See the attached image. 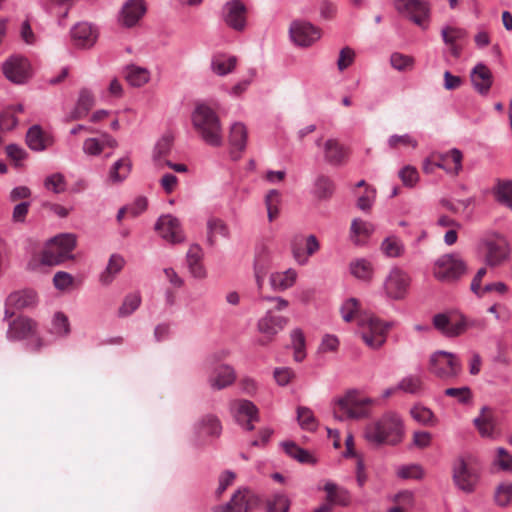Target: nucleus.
Masks as SVG:
<instances>
[{"mask_svg": "<svg viewBox=\"0 0 512 512\" xmlns=\"http://www.w3.org/2000/svg\"><path fill=\"white\" fill-rule=\"evenodd\" d=\"M404 435L401 417L392 411L384 413L376 421L369 423L364 432L366 440L375 445H397Z\"/></svg>", "mask_w": 512, "mask_h": 512, "instance_id": "obj_1", "label": "nucleus"}, {"mask_svg": "<svg viewBox=\"0 0 512 512\" xmlns=\"http://www.w3.org/2000/svg\"><path fill=\"white\" fill-rule=\"evenodd\" d=\"M194 130L203 142L212 147L223 144V129L217 112L205 103L196 104L191 114Z\"/></svg>", "mask_w": 512, "mask_h": 512, "instance_id": "obj_2", "label": "nucleus"}, {"mask_svg": "<svg viewBox=\"0 0 512 512\" xmlns=\"http://www.w3.org/2000/svg\"><path fill=\"white\" fill-rule=\"evenodd\" d=\"M374 403L369 397H362L356 390L347 392L335 401L333 406L334 418L339 421L358 420L369 415L368 407Z\"/></svg>", "mask_w": 512, "mask_h": 512, "instance_id": "obj_3", "label": "nucleus"}, {"mask_svg": "<svg viewBox=\"0 0 512 512\" xmlns=\"http://www.w3.org/2000/svg\"><path fill=\"white\" fill-rule=\"evenodd\" d=\"M76 247V236L72 233H62L50 238L41 253L40 264L55 266L73 258L72 252Z\"/></svg>", "mask_w": 512, "mask_h": 512, "instance_id": "obj_4", "label": "nucleus"}, {"mask_svg": "<svg viewBox=\"0 0 512 512\" xmlns=\"http://www.w3.org/2000/svg\"><path fill=\"white\" fill-rule=\"evenodd\" d=\"M392 326V322L368 315L359 322V335L370 349L379 350L386 343L388 332Z\"/></svg>", "mask_w": 512, "mask_h": 512, "instance_id": "obj_5", "label": "nucleus"}, {"mask_svg": "<svg viewBox=\"0 0 512 512\" xmlns=\"http://www.w3.org/2000/svg\"><path fill=\"white\" fill-rule=\"evenodd\" d=\"M9 341H27V347L31 351H37L43 346L42 340L37 334V324L28 317H17L9 323L7 330Z\"/></svg>", "mask_w": 512, "mask_h": 512, "instance_id": "obj_6", "label": "nucleus"}, {"mask_svg": "<svg viewBox=\"0 0 512 512\" xmlns=\"http://www.w3.org/2000/svg\"><path fill=\"white\" fill-rule=\"evenodd\" d=\"M428 370L437 378L448 380L459 376L462 365L456 354L437 350L430 355Z\"/></svg>", "mask_w": 512, "mask_h": 512, "instance_id": "obj_7", "label": "nucleus"}, {"mask_svg": "<svg viewBox=\"0 0 512 512\" xmlns=\"http://www.w3.org/2000/svg\"><path fill=\"white\" fill-rule=\"evenodd\" d=\"M221 355L214 353L209 355L204 362L205 368L210 370L208 383L213 390H222L232 385L236 379L234 368L228 364L216 365Z\"/></svg>", "mask_w": 512, "mask_h": 512, "instance_id": "obj_8", "label": "nucleus"}, {"mask_svg": "<svg viewBox=\"0 0 512 512\" xmlns=\"http://www.w3.org/2000/svg\"><path fill=\"white\" fill-rule=\"evenodd\" d=\"M466 272L464 260L455 253L440 256L434 263L433 275L442 282H452Z\"/></svg>", "mask_w": 512, "mask_h": 512, "instance_id": "obj_9", "label": "nucleus"}, {"mask_svg": "<svg viewBox=\"0 0 512 512\" xmlns=\"http://www.w3.org/2000/svg\"><path fill=\"white\" fill-rule=\"evenodd\" d=\"M479 478V471L469 466L463 457H459L453 462L452 480L459 490L467 494L474 492Z\"/></svg>", "mask_w": 512, "mask_h": 512, "instance_id": "obj_10", "label": "nucleus"}, {"mask_svg": "<svg viewBox=\"0 0 512 512\" xmlns=\"http://www.w3.org/2000/svg\"><path fill=\"white\" fill-rule=\"evenodd\" d=\"M410 283L411 277L406 271L393 267L384 280V293L391 300H402L408 293Z\"/></svg>", "mask_w": 512, "mask_h": 512, "instance_id": "obj_11", "label": "nucleus"}, {"mask_svg": "<svg viewBox=\"0 0 512 512\" xmlns=\"http://www.w3.org/2000/svg\"><path fill=\"white\" fill-rule=\"evenodd\" d=\"M322 36V31L306 20H294L289 27V37L294 45L307 48L316 43Z\"/></svg>", "mask_w": 512, "mask_h": 512, "instance_id": "obj_12", "label": "nucleus"}, {"mask_svg": "<svg viewBox=\"0 0 512 512\" xmlns=\"http://www.w3.org/2000/svg\"><path fill=\"white\" fill-rule=\"evenodd\" d=\"M395 9L423 29L427 28L429 6L421 0H395Z\"/></svg>", "mask_w": 512, "mask_h": 512, "instance_id": "obj_13", "label": "nucleus"}, {"mask_svg": "<svg viewBox=\"0 0 512 512\" xmlns=\"http://www.w3.org/2000/svg\"><path fill=\"white\" fill-rule=\"evenodd\" d=\"M259 496L247 488L238 489L230 501L214 509L215 512H248L251 508L258 505Z\"/></svg>", "mask_w": 512, "mask_h": 512, "instance_id": "obj_14", "label": "nucleus"}, {"mask_svg": "<svg viewBox=\"0 0 512 512\" xmlns=\"http://www.w3.org/2000/svg\"><path fill=\"white\" fill-rule=\"evenodd\" d=\"M5 77L15 84H24L31 76V67L27 58L20 55L9 57L2 64Z\"/></svg>", "mask_w": 512, "mask_h": 512, "instance_id": "obj_15", "label": "nucleus"}, {"mask_svg": "<svg viewBox=\"0 0 512 512\" xmlns=\"http://www.w3.org/2000/svg\"><path fill=\"white\" fill-rule=\"evenodd\" d=\"M159 236L168 243L178 244L185 240L179 220L172 215H162L155 224Z\"/></svg>", "mask_w": 512, "mask_h": 512, "instance_id": "obj_16", "label": "nucleus"}, {"mask_svg": "<svg viewBox=\"0 0 512 512\" xmlns=\"http://www.w3.org/2000/svg\"><path fill=\"white\" fill-rule=\"evenodd\" d=\"M231 412L236 422L244 429L250 431L254 429L253 422L258 421V408L256 405L245 399L236 400L231 403Z\"/></svg>", "mask_w": 512, "mask_h": 512, "instance_id": "obj_17", "label": "nucleus"}, {"mask_svg": "<svg viewBox=\"0 0 512 512\" xmlns=\"http://www.w3.org/2000/svg\"><path fill=\"white\" fill-rule=\"evenodd\" d=\"M246 13V6L240 0L228 1L222 8L224 22L236 31L245 29L247 24Z\"/></svg>", "mask_w": 512, "mask_h": 512, "instance_id": "obj_18", "label": "nucleus"}, {"mask_svg": "<svg viewBox=\"0 0 512 512\" xmlns=\"http://www.w3.org/2000/svg\"><path fill=\"white\" fill-rule=\"evenodd\" d=\"M193 431L194 441L200 444L209 437H219L222 432V425L216 415L206 414L194 423Z\"/></svg>", "mask_w": 512, "mask_h": 512, "instance_id": "obj_19", "label": "nucleus"}, {"mask_svg": "<svg viewBox=\"0 0 512 512\" xmlns=\"http://www.w3.org/2000/svg\"><path fill=\"white\" fill-rule=\"evenodd\" d=\"M304 239L302 237L295 238L291 243V250L295 261L299 265H306L309 262V257L315 254L320 244L315 235H309L305 238V249L302 248Z\"/></svg>", "mask_w": 512, "mask_h": 512, "instance_id": "obj_20", "label": "nucleus"}, {"mask_svg": "<svg viewBox=\"0 0 512 512\" xmlns=\"http://www.w3.org/2000/svg\"><path fill=\"white\" fill-rule=\"evenodd\" d=\"M288 323V318L275 315L268 310L257 322L258 331L269 341L274 338Z\"/></svg>", "mask_w": 512, "mask_h": 512, "instance_id": "obj_21", "label": "nucleus"}, {"mask_svg": "<svg viewBox=\"0 0 512 512\" xmlns=\"http://www.w3.org/2000/svg\"><path fill=\"white\" fill-rule=\"evenodd\" d=\"M71 38L76 47L90 48L95 44L98 32L90 23L80 22L71 29Z\"/></svg>", "mask_w": 512, "mask_h": 512, "instance_id": "obj_22", "label": "nucleus"}, {"mask_svg": "<svg viewBox=\"0 0 512 512\" xmlns=\"http://www.w3.org/2000/svg\"><path fill=\"white\" fill-rule=\"evenodd\" d=\"M458 321V313H438L433 316V326L435 329L449 338L459 336L461 325Z\"/></svg>", "mask_w": 512, "mask_h": 512, "instance_id": "obj_23", "label": "nucleus"}, {"mask_svg": "<svg viewBox=\"0 0 512 512\" xmlns=\"http://www.w3.org/2000/svg\"><path fill=\"white\" fill-rule=\"evenodd\" d=\"M37 302V295L34 291L24 290L11 293L6 299L5 319L13 316L11 308L24 309L32 307Z\"/></svg>", "mask_w": 512, "mask_h": 512, "instance_id": "obj_24", "label": "nucleus"}, {"mask_svg": "<svg viewBox=\"0 0 512 512\" xmlns=\"http://www.w3.org/2000/svg\"><path fill=\"white\" fill-rule=\"evenodd\" d=\"M146 12L143 0H128L120 13L119 21L125 27H132L138 23Z\"/></svg>", "mask_w": 512, "mask_h": 512, "instance_id": "obj_25", "label": "nucleus"}, {"mask_svg": "<svg viewBox=\"0 0 512 512\" xmlns=\"http://www.w3.org/2000/svg\"><path fill=\"white\" fill-rule=\"evenodd\" d=\"M486 250V263L490 266L500 265L509 255L508 244L503 238L488 241Z\"/></svg>", "mask_w": 512, "mask_h": 512, "instance_id": "obj_26", "label": "nucleus"}, {"mask_svg": "<svg viewBox=\"0 0 512 512\" xmlns=\"http://www.w3.org/2000/svg\"><path fill=\"white\" fill-rule=\"evenodd\" d=\"M298 278V273L293 268L285 271H275L269 276V284L274 292H284L292 288Z\"/></svg>", "mask_w": 512, "mask_h": 512, "instance_id": "obj_27", "label": "nucleus"}, {"mask_svg": "<svg viewBox=\"0 0 512 512\" xmlns=\"http://www.w3.org/2000/svg\"><path fill=\"white\" fill-rule=\"evenodd\" d=\"M323 153L328 164L339 166L347 156V149L337 139L329 138L323 144Z\"/></svg>", "mask_w": 512, "mask_h": 512, "instance_id": "obj_28", "label": "nucleus"}, {"mask_svg": "<svg viewBox=\"0 0 512 512\" xmlns=\"http://www.w3.org/2000/svg\"><path fill=\"white\" fill-rule=\"evenodd\" d=\"M471 81L476 91L487 94L492 85V74L483 63H478L471 72Z\"/></svg>", "mask_w": 512, "mask_h": 512, "instance_id": "obj_29", "label": "nucleus"}, {"mask_svg": "<svg viewBox=\"0 0 512 512\" xmlns=\"http://www.w3.org/2000/svg\"><path fill=\"white\" fill-rule=\"evenodd\" d=\"M462 157L461 151L453 148L449 152L440 155L439 161L434 162L433 165L448 173L458 174L462 169Z\"/></svg>", "mask_w": 512, "mask_h": 512, "instance_id": "obj_30", "label": "nucleus"}, {"mask_svg": "<svg viewBox=\"0 0 512 512\" xmlns=\"http://www.w3.org/2000/svg\"><path fill=\"white\" fill-rule=\"evenodd\" d=\"M323 489L326 492V499L330 506H348L350 504L351 496L347 489L340 487L331 481H327Z\"/></svg>", "mask_w": 512, "mask_h": 512, "instance_id": "obj_31", "label": "nucleus"}, {"mask_svg": "<svg viewBox=\"0 0 512 512\" xmlns=\"http://www.w3.org/2000/svg\"><path fill=\"white\" fill-rule=\"evenodd\" d=\"M124 76L131 86L142 87L150 81L151 72L145 67L130 64L125 67Z\"/></svg>", "mask_w": 512, "mask_h": 512, "instance_id": "obj_32", "label": "nucleus"}, {"mask_svg": "<svg viewBox=\"0 0 512 512\" xmlns=\"http://www.w3.org/2000/svg\"><path fill=\"white\" fill-rule=\"evenodd\" d=\"M237 64L235 56L218 53L211 59V70L218 76H226L231 73Z\"/></svg>", "mask_w": 512, "mask_h": 512, "instance_id": "obj_33", "label": "nucleus"}, {"mask_svg": "<svg viewBox=\"0 0 512 512\" xmlns=\"http://www.w3.org/2000/svg\"><path fill=\"white\" fill-rule=\"evenodd\" d=\"M124 264L125 260L120 254H112L105 270L99 276L100 283L104 286L110 285L116 275L123 269Z\"/></svg>", "mask_w": 512, "mask_h": 512, "instance_id": "obj_34", "label": "nucleus"}, {"mask_svg": "<svg viewBox=\"0 0 512 512\" xmlns=\"http://www.w3.org/2000/svg\"><path fill=\"white\" fill-rule=\"evenodd\" d=\"M132 162L125 156L115 161L109 169L108 179L111 183H122L130 174Z\"/></svg>", "mask_w": 512, "mask_h": 512, "instance_id": "obj_35", "label": "nucleus"}, {"mask_svg": "<svg viewBox=\"0 0 512 512\" xmlns=\"http://www.w3.org/2000/svg\"><path fill=\"white\" fill-rule=\"evenodd\" d=\"M95 104V98L91 91L88 89H82L79 93V97L74 109L71 111L70 117L74 120L82 119L91 110Z\"/></svg>", "mask_w": 512, "mask_h": 512, "instance_id": "obj_36", "label": "nucleus"}, {"mask_svg": "<svg viewBox=\"0 0 512 512\" xmlns=\"http://www.w3.org/2000/svg\"><path fill=\"white\" fill-rule=\"evenodd\" d=\"M229 143L233 151L242 152L247 143V129L242 122H234L230 127Z\"/></svg>", "mask_w": 512, "mask_h": 512, "instance_id": "obj_37", "label": "nucleus"}, {"mask_svg": "<svg viewBox=\"0 0 512 512\" xmlns=\"http://www.w3.org/2000/svg\"><path fill=\"white\" fill-rule=\"evenodd\" d=\"M173 145V137L170 134L163 135L155 144L152 160L157 167H162L164 165V157L169 155L171 152Z\"/></svg>", "mask_w": 512, "mask_h": 512, "instance_id": "obj_38", "label": "nucleus"}, {"mask_svg": "<svg viewBox=\"0 0 512 512\" xmlns=\"http://www.w3.org/2000/svg\"><path fill=\"white\" fill-rule=\"evenodd\" d=\"M26 143L31 150L39 152L49 145V138L44 135L39 125H33L27 131Z\"/></svg>", "mask_w": 512, "mask_h": 512, "instance_id": "obj_39", "label": "nucleus"}, {"mask_svg": "<svg viewBox=\"0 0 512 512\" xmlns=\"http://www.w3.org/2000/svg\"><path fill=\"white\" fill-rule=\"evenodd\" d=\"M350 273L357 279L368 281L374 273L373 264L366 258H357L350 262Z\"/></svg>", "mask_w": 512, "mask_h": 512, "instance_id": "obj_40", "label": "nucleus"}, {"mask_svg": "<svg viewBox=\"0 0 512 512\" xmlns=\"http://www.w3.org/2000/svg\"><path fill=\"white\" fill-rule=\"evenodd\" d=\"M334 192V184L332 180L325 176L319 175L315 178L311 193L319 200L328 199Z\"/></svg>", "mask_w": 512, "mask_h": 512, "instance_id": "obj_41", "label": "nucleus"}, {"mask_svg": "<svg viewBox=\"0 0 512 512\" xmlns=\"http://www.w3.org/2000/svg\"><path fill=\"white\" fill-rule=\"evenodd\" d=\"M282 447L285 453L302 464H315L316 459L309 451L301 448L292 441L283 442Z\"/></svg>", "mask_w": 512, "mask_h": 512, "instance_id": "obj_42", "label": "nucleus"}, {"mask_svg": "<svg viewBox=\"0 0 512 512\" xmlns=\"http://www.w3.org/2000/svg\"><path fill=\"white\" fill-rule=\"evenodd\" d=\"M382 253L390 258L401 257L405 252L403 241L397 236H388L381 243Z\"/></svg>", "mask_w": 512, "mask_h": 512, "instance_id": "obj_43", "label": "nucleus"}, {"mask_svg": "<svg viewBox=\"0 0 512 512\" xmlns=\"http://www.w3.org/2000/svg\"><path fill=\"white\" fill-rule=\"evenodd\" d=\"M397 388L405 393L420 395L424 392V384L420 376L407 375L397 384Z\"/></svg>", "mask_w": 512, "mask_h": 512, "instance_id": "obj_44", "label": "nucleus"}, {"mask_svg": "<svg viewBox=\"0 0 512 512\" xmlns=\"http://www.w3.org/2000/svg\"><path fill=\"white\" fill-rule=\"evenodd\" d=\"M291 502L284 492H275L266 500V512H289Z\"/></svg>", "mask_w": 512, "mask_h": 512, "instance_id": "obj_45", "label": "nucleus"}, {"mask_svg": "<svg viewBox=\"0 0 512 512\" xmlns=\"http://www.w3.org/2000/svg\"><path fill=\"white\" fill-rule=\"evenodd\" d=\"M291 346L294 350V360L302 362L306 357V339L300 328H295L290 333Z\"/></svg>", "mask_w": 512, "mask_h": 512, "instance_id": "obj_46", "label": "nucleus"}, {"mask_svg": "<svg viewBox=\"0 0 512 512\" xmlns=\"http://www.w3.org/2000/svg\"><path fill=\"white\" fill-rule=\"evenodd\" d=\"M494 196L498 203L512 211V180L499 181L494 188Z\"/></svg>", "mask_w": 512, "mask_h": 512, "instance_id": "obj_47", "label": "nucleus"}, {"mask_svg": "<svg viewBox=\"0 0 512 512\" xmlns=\"http://www.w3.org/2000/svg\"><path fill=\"white\" fill-rule=\"evenodd\" d=\"M351 239L356 245H360L361 242L358 239V236L363 235L365 237H370L375 231V226L368 221H363L361 219H354L351 223Z\"/></svg>", "mask_w": 512, "mask_h": 512, "instance_id": "obj_48", "label": "nucleus"}, {"mask_svg": "<svg viewBox=\"0 0 512 512\" xmlns=\"http://www.w3.org/2000/svg\"><path fill=\"white\" fill-rule=\"evenodd\" d=\"M50 332L57 338L65 337L70 333L68 317L62 312H56L51 321Z\"/></svg>", "mask_w": 512, "mask_h": 512, "instance_id": "obj_49", "label": "nucleus"}, {"mask_svg": "<svg viewBox=\"0 0 512 512\" xmlns=\"http://www.w3.org/2000/svg\"><path fill=\"white\" fill-rule=\"evenodd\" d=\"M297 420L304 430L315 431L318 427V421L309 407L299 406L297 408Z\"/></svg>", "mask_w": 512, "mask_h": 512, "instance_id": "obj_50", "label": "nucleus"}, {"mask_svg": "<svg viewBox=\"0 0 512 512\" xmlns=\"http://www.w3.org/2000/svg\"><path fill=\"white\" fill-rule=\"evenodd\" d=\"M141 304V296L138 292H133L125 296L121 306L118 309L119 317H127L134 313Z\"/></svg>", "mask_w": 512, "mask_h": 512, "instance_id": "obj_51", "label": "nucleus"}, {"mask_svg": "<svg viewBox=\"0 0 512 512\" xmlns=\"http://www.w3.org/2000/svg\"><path fill=\"white\" fill-rule=\"evenodd\" d=\"M208 229V241L210 244H214L215 238L217 236H222L224 238L229 237V229L227 225L220 219L212 218L207 222Z\"/></svg>", "mask_w": 512, "mask_h": 512, "instance_id": "obj_52", "label": "nucleus"}, {"mask_svg": "<svg viewBox=\"0 0 512 512\" xmlns=\"http://www.w3.org/2000/svg\"><path fill=\"white\" fill-rule=\"evenodd\" d=\"M396 475L401 479L420 480L424 477V469L420 464L416 463L401 465L397 468Z\"/></svg>", "mask_w": 512, "mask_h": 512, "instance_id": "obj_53", "label": "nucleus"}, {"mask_svg": "<svg viewBox=\"0 0 512 512\" xmlns=\"http://www.w3.org/2000/svg\"><path fill=\"white\" fill-rule=\"evenodd\" d=\"M280 203V193L276 189L270 190L265 196L267 216L272 222L279 214L278 204Z\"/></svg>", "mask_w": 512, "mask_h": 512, "instance_id": "obj_54", "label": "nucleus"}, {"mask_svg": "<svg viewBox=\"0 0 512 512\" xmlns=\"http://www.w3.org/2000/svg\"><path fill=\"white\" fill-rule=\"evenodd\" d=\"M390 64L397 71H406L413 68L414 58L399 52H394L390 56Z\"/></svg>", "mask_w": 512, "mask_h": 512, "instance_id": "obj_55", "label": "nucleus"}, {"mask_svg": "<svg viewBox=\"0 0 512 512\" xmlns=\"http://www.w3.org/2000/svg\"><path fill=\"white\" fill-rule=\"evenodd\" d=\"M444 394L456 398L460 404H468L473 398L472 391L468 386L447 388Z\"/></svg>", "mask_w": 512, "mask_h": 512, "instance_id": "obj_56", "label": "nucleus"}, {"mask_svg": "<svg viewBox=\"0 0 512 512\" xmlns=\"http://www.w3.org/2000/svg\"><path fill=\"white\" fill-rule=\"evenodd\" d=\"M441 36L446 45H453L466 36V31L462 28L445 26L441 29Z\"/></svg>", "mask_w": 512, "mask_h": 512, "instance_id": "obj_57", "label": "nucleus"}, {"mask_svg": "<svg viewBox=\"0 0 512 512\" xmlns=\"http://www.w3.org/2000/svg\"><path fill=\"white\" fill-rule=\"evenodd\" d=\"M18 124V119L13 108H6L0 113V130L11 131Z\"/></svg>", "mask_w": 512, "mask_h": 512, "instance_id": "obj_58", "label": "nucleus"}, {"mask_svg": "<svg viewBox=\"0 0 512 512\" xmlns=\"http://www.w3.org/2000/svg\"><path fill=\"white\" fill-rule=\"evenodd\" d=\"M45 188L56 194H59L66 189L65 178L61 173H55L48 176L44 182Z\"/></svg>", "mask_w": 512, "mask_h": 512, "instance_id": "obj_59", "label": "nucleus"}, {"mask_svg": "<svg viewBox=\"0 0 512 512\" xmlns=\"http://www.w3.org/2000/svg\"><path fill=\"white\" fill-rule=\"evenodd\" d=\"M512 499V483L506 482L500 484L495 492V501L500 506H506Z\"/></svg>", "mask_w": 512, "mask_h": 512, "instance_id": "obj_60", "label": "nucleus"}, {"mask_svg": "<svg viewBox=\"0 0 512 512\" xmlns=\"http://www.w3.org/2000/svg\"><path fill=\"white\" fill-rule=\"evenodd\" d=\"M387 145L390 149H395L399 145L412 146L413 148H415V147H417L418 142L410 134H403V135L394 134L388 138Z\"/></svg>", "mask_w": 512, "mask_h": 512, "instance_id": "obj_61", "label": "nucleus"}, {"mask_svg": "<svg viewBox=\"0 0 512 512\" xmlns=\"http://www.w3.org/2000/svg\"><path fill=\"white\" fill-rule=\"evenodd\" d=\"M497 457L494 459V465L503 471H512V455L503 447L496 449Z\"/></svg>", "mask_w": 512, "mask_h": 512, "instance_id": "obj_62", "label": "nucleus"}, {"mask_svg": "<svg viewBox=\"0 0 512 512\" xmlns=\"http://www.w3.org/2000/svg\"><path fill=\"white\" fill-rule=\"evenodd\" d=\"M399 177L407 187H414L419 180V173L413 166L407 165L399 171Z\"/></svg>", "mask_w": 512, "mask_h": 512, "instance_id": "obj_63", "label": "nucleus"}, {"mask_svg": "<svg viewBox=\"0 0 512 512\" xmlns=\"http://www.w3.org/2000/svg\"><path fill=\"white\" fill-rule=\"evenodd\" d=\"M6 154L16 166H21L23 161L27 158L26 150L17 144H9L6 146Z\"/></svg>", "mask_w": 512, "mask_h": 512, "instance_id": "obj_64", "label": "nucleus"}]
</instances>
